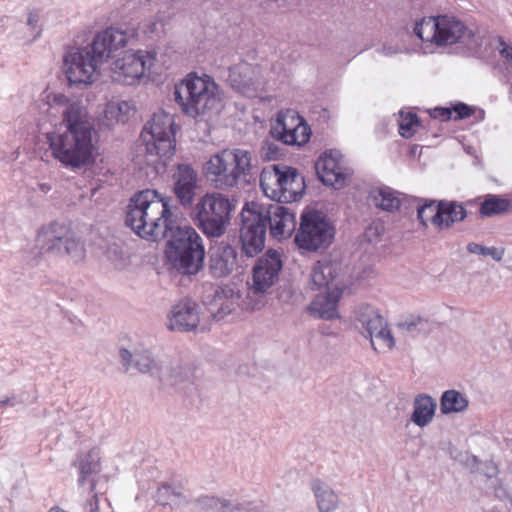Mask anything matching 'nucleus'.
<instances>
[{
  "label": "nucleus",
  "instance_id": "nucleus-42",
  "mask_svg": "<svg viewBox=\"0 0 512 512\" xmlns=\"http://www.w3.org/2000/svg\"><path fill=\"white\" fill-rule=\"evenodd\" d=\"M219 309L217 310L215 317L220 320L225 316L231 314L236 310L238 306V296L232 295L230 298H223L221 296L218 297Z\"/></svg>",
  "mask_w": 512,
  "mask_h": 512
},
{
  "label": "nucleus",
  "instance_id": "nucleus-2",
  "mask_svg": "<svg viewBox=\"0 0 512 512\" xmlns=\"http://www.w3.org/2000/svg\"><path fill=\"white\" fill-rule=\"evenodd\" d=\"M176 220L166 198L153 189L136 193L126 213V224L141 238L163 239Z\"/></svg>",
  "mask_w": 512,
  "mask_h": 512
},
{
  "label": "nucleus",
  "instance_id": "nucleus-36",
  "mask_svg": "<svg viewBox=\"0 0 512 512\" xmlns=\"http://www.w3.org/2000/svg\"><path fill=\"white\" fill-rule=\"evenodd\" d=\"M440 213L442 215V228H450L454 223L463 221L467 216L464 206L456 201H440Z\"/></svg>",
  "mask_w": 512,
  "mask_h": 512
},
{
  "label": "nucleus",
  "instance_id": "nucleus-44",
  "mask_svg": "<svg viewBox=\"0 0 512 512\" xmlns=\"http://www.w3.org/2000/svg\"><path fill=\"white\" fill-rule=\"evenodd\" d=\"M402 204L401 193L386 187V212L397 211Z\"/></svg>",
  "mask_w": 512,
  "mask_h": 512
},
{
  "label": "nucleus",
  "instance_id": "nucleus-32",
  "mask_svg": "<svg viewBox=\"0 0 512 512\" xmlns=\"http://www.w3.org/2000/svg\"><path fill=\"white\" fill-rule=\"evenodd\" d=\"M437 403L434 398L428 394H419L413 401V412L411 421L423 428L430 424L434 418Z\"/></svg>",
  "mask_w": 512,
  "mask_h": 512
},
{
  "label": "nucleus",
  "instance_id": "nucleus-9",
  "mask_svg": "<svg viewBox=\"0 0 512 512\" xmlns=\"http://www.w3.org/2000/svg\"><path fill=\"white\" fill-rule=\"evenodd\" d=\"M232 204L227 196L220 192L207 193L195 206V215L200 228L210 237L225 234L231 220Z\"/></svg>",
  "mask_w": 512,
  "mask_h": 512
},
{
  "label": "nucleus",
  "instance_id": "nucleus-34",
  "mask_svg": "<svg viewBox=\"0 0 512 512\" xmlns=\"http://www.w3.org/2000/svg\"><path fill=\"white\" fill-rule=\"evenodd\" d=\"M395 326L413 336L427 335L434 329V323L431 320L416 313L403 315L395 323Z\"/></svg>",
  "mask_w": 512,
  "mask_h": 512
},
{
  "label": "nucleus",
  "instance_id": "nucleus-38",
  "mask_svg": "<svg viewBox=\"0 0 512 512\" xmlns=\"http://www.w3.org/2000/svg\"><path fill=\"white\" fill-rule=\"evenodd\" d=\"M417 216L424 226H427V223L430 222L441 229L440 201L437 204L435 201H430L420 206L417 210Z\"/></svg>",
  "mask_w": 512,
  "mask_h": 512
},
{
  "label": "nucleus",
  "instance_id": "nucleus-7",
  "mask_svg": "<svg viewBox=\"0 0 512 512\" xmlns=\"http://www.w3.org/2000/svg\"><path fill=\"white\" fill-rule=\"evenodd\" d=\"M416 36L438 46L463 43L468 47L477 44L474 32L455 17L443 15L423 18L414 27Z\"/></svg>",
  "mask_w": 512,
  "mask_h": 512
},
{
  "label": "nucleus",
  "instance_id": "nucleus-8",
  "mask_svg": "<svg viewBox=\"0 0 512 512\" xmlns=\"http://www.w3.org/2000/svg\"><path fill=\"white\" fill-rule=\"evenodd\" d=\"M260 186L268 198L277 202L296 201L305 190L304 178L295 168L285 165L265 167Z\"/></svg>",
  "mask_w": 512,
  "mask_h": 512
},
{
  "label": "nucleus",
  "instance_id": "nucleus-16",
  "mask_svg": "<svg viewBox=\"0 0 512 512\" xmlns=\"http://www.w3.org/2000/svg\"><path fill=\"white\" fill-rule=\"evenodd\" d=\"M316 173L322 183L334 189H342L346 186L351 175L346 167L343 156L338 150L324 152L316 161Z\"/></svg>",
  "mask_w": 512,
  "mask_h": 512
},
{
  "label": "nucleus",
  "instance_id": "nucleus-14",
  "mask_svg": "<svg viewBox=\"0 0 512 512\" xmlns=\"http://www.w3.org/2000/svg\"><path fill=\"white\" fill-rule=\"evenodd\" d=\"M240 240L242 251L253 257L264 248L266 224L263 210L255 203L247 204L241 212Z\"/></svg>",
  "mask_w": 512,
  "mask_h": 512
},
{
  "label": "nucleus",
  "instance_id": "nucleus-30",
  "mask_svg": "<svg viewBox=\"0 0 512 512\" xmlns=\"http://www.w3.org/2000/svg\"><path fill=\"white\" fill-rule=\"evenodd\" d=\"M204 509L209 512H261V505L256 503H234L226 498L206 496L201 499Z\"/></svg>",
  "mask_w": 512,
  "mask_h": 512
},
{
  "label": "nucleus",
  "instance_id": "nucleus-20",
  "mask_svg": "<svg viewBox=\"0 0 512 512\" xmlns=\"http://www.w3.org/2000/svg\"><path fill=\"white\" fill-rule=\"evenodd\" d=\"M228 82L238 92L252 97L263 85L258 66L247 62H239L229 68Z\"/></svg>",
  "mask_w": 512,
  "mask_h": 512
},
{
  "label": "nucleus",
  "instance_id": "nucleus-52",
  "mask_svg": "<svg viewBox=\"0 0 512 512\" xmlns=\"http://www.w3.org/2000/svg\"><path fill=\"white\" fill-rule=\"evenodd\" d=\"M386 345L389 349L395 348L396 341L394 336L391 334V331L386 329Z\"/></svg>",
  "mask_w": 512,
  "mask_h": 512
},
{
  "label": "nucleus",
  "instance_id": "nucleus-39",
  "mask_svg": "<svg viewBox=\"0 0 512 512\" xmlns=\"http://www.w3.org/2000/svg\"><path fill=\"white\" fill-rule=\"evenodd\" d=\"M466 250L470 254L491 257L496 262H500L505 254L503 247H488L477 242H469L466 246Z\"/></svg>",
  "mask_w": 512,
  "mask_h": 512
},
{
  "label": "nucleus",
  "instance_id": "nucleus-26",
  "mask_svg": "<svg viewBox=\"0 0 512 512\" xmlns=\"http://www.w3.org/2000/svg\"><path fill=\"white\" fill-rule=\"evenodd\" d=\"M237 267V253L229 245L221 243L210 249L209 269L214 277H225Z\"/></svg>",
  "mask_w": 512,
  "mask_h": 512
},
{
  "label": "nucleus",
  "instance_id": "nucleus-45",
  "mask_svg": "<svg viewBox=\"0 0 512 512\" xmlns=\"http://www.w3.org/2000/svg\"><path fill=\"white\" fill-rule=\"evenodd\" d=\"M261 154L266 160H275L281 155V151L275 141L267 140L262 145Z\"/></svg>",
  "mask_w": 512,
  "mask_h": 512
},
{
  "label": "nucleus",
  "instance_id": "nucleus-53",
  "mask_svg": "<svg viewBox=\"0 0 512 512\" xmlns=\"http://www.w3.org/2000/svg\"><path fill=\"white\" fill-rule=\"evenodd\" d=\"M52 190V186L49 183H39L37 185V191L48 194Z\"/></svg>",
  "mask_w": 512,
  "mask_h": 512
},
{
  "label": "nucleus",
  "instance_id": "nucleus-19",
  "mask_svg": "<svg viewBox=\"0 0 512 512\" xmlns=\"http://www.w3.org/2000/svg\"><path fill=\"white\" fill-rule=\"evenodd\" d=\"M282 268V261L278 252L268 250L258 259L253 268L251 289L255 293H264L271 288L278 279Z\"/></svg>",
  "mask_w": 512,
  "mask_h": 512
},
{
  "label": "nucleus",
  "instance_id": "nucleus-3",
  "mask_svg": "<svg viewBox=\"0 0 512 512\" xmlns=\"http://www.w3.org/2000/svg\"><path fill=\"white\" fill-rule=\"evenodd\" d=\"M175 151L174 116L165 111L154 113L141 133L137 164L152 166L156 172L165 166Z\"/></svg>",
  "mask_w": 512,
  "mask_h": 512
},
{
  "label": "nucleus",
  "instance_id": "nucleus-35",
  "mask_svg": "<svg viewBox=\"0 0 512 512\" xmlns=\"http://www.w3.org/2000/svg\"><path fill=\"white\" fill-rule=\"evenodd\" d=\"M468 398L461 392L451 389L443 392L440 398V411L444 415L460 413L468 407Z\"/></svg>",
  "mask_w": 512,
  "mask_h": 512
},
{
  "label": "nucleus",
  "instance_id": "nucleus-15",
  "mask_svg": "<svg viewBox=\"0 0 512 512\" xmlns=\"http://www.w3.org/2000/svg\"><path fill=\"white\" fill-rule=\"evenodd\" d=\"M270 134L283 144L302 146L309 141L311 129L297 111L287 109L278 113Z\"/></svg>",
  "mask_w": 512,
  "mask_h": 512
},
{
  "label": "nucleus",
  "instance_id": "nucleus-48",
  "mask_svg": "<svg viewBox=\"0 0 512 512\" xmlns=\"http://www.w3.org/2000/svg\"><path fill=\"white\" fill-rule=\"evenodd\" d=\"M500 54L508 60H512V46H508L502 37H498Z\"/></svg>",
  "mask_w": 512,
  "mask_h": 512
},
{
  "label": "nucleus",
  "instance_id": "nucleus-43",
  "mask_svg": "<svg viewBox=\"0 0 512 512\" xmlns=\"http://www.w3.org/2000/svg\"><path fill=\"white\" fill-rule=\"evenodd\" d=\"M384 224L381 220L372 223L365 231L364 237L367 242L377 245L382 242Z\"/></svg>",
  "mask_w": 512,
  "mask_h": 512
},
{
  "label": "nucleus",
  "instance_id": "nucleus-10",
  "mask_svg": "<svg viewBox=\"0 0 512 512\" xmlns=\"http://www.w3.org/2000/svg\"><path fill=\"white\" fill-rule=\"evenodd\" d=\"M102 64L88 45L81 49H72L65 55L63 71L70 85L87 87L98 79Z\"/></svg>",
  "mask_w": 512,
  "mask_h": 512
},
{
  "label": "nucleus",
  "instance_id": "nucleus-6",
  "mask_svg": "<svg viewBox=\"0 0 512 512\" xmlns=\"http://www.w3.org/2000/svg\"><path fill=\"white\" fill-rule=\"evenodd\" d=\"M164 238L167 239V258L175 269L188 275L201 270L205 251L202 238L195 229L179 225L175 220Z\"/></svg>",
  "mask_w": 512,
  "mask_h": 512
},
{
  "label": "nucleus",
  "instance_id": "nucleus-23",
  "mask_svg": "<svg viewBox=\"0 0 512 512\" xmlns=\"http://www.w3.org/2000/svg\"><path fill=\"white\" fill-rule=\"evenodd\" d=\"M265 223L268 221L271 235L276 239H285L292 235L296 227L294 214L289 208L279 204L270 205L263 211Z\"/></svg>",
  "mask_w": 512,
  "mask_h": 512
},
{
  "label": "nucleus",
  "instance_id": "nucleus-56",
  "mask_svg": "<svg viewBox=\"0 0 512 512\" xmlns=\"http://www.w3.org/2000/svg\"><path fill=\"white\" fill-rule=\"evenodd\" d=\"M49 512H65V511H63L62 509H60L58 507H54V508L50 509Z\"/></svg>",
  "mask_w": 512,
  "mask_h": 512
},
{
  "label": "nucleus",
  "instance_id": "nucleus-27",
  "mask_svg": "<svg viewBox=\"0 0 512 512\" xmlns=\"http://www.w3.org/2000/svg\"><path fill=\"white\" fill-rule=\"evenodd\" d=\"M340 266L338 263L328 260L318 261L311 271L310 285L313 289L325 288V290H332L335 286H343L345 284L339 278Z\"/></svg>",
  "mask_w": 512,
  "mask_h": 512
},
{
  "label": "nucleus",
  "instance_id": "nucleus-12",
  "mask_svg": "<svg viewBox=\"0 0 512 512\" xmlns=\"http://www.w3.org/2000/svg\"><path fill=\"white\" fill-rule=\"evenodd\" d=\"M334 229L327 217L319 211H306L301 216L295 241L302 249L314 251L331 244Z\"/></svg>",
  "mask_w": 512,
  "mask_h": 512
},
{
  "label": "nucleus",
  "instance_id": "nucleus-11",
  "mask_svg": "<svg viewBox=\"0 0 512 512\" xmlns=\"http://www.w3.org/2000/svg\"><path fill=\"white\" fill-rule=\"evenodd\" d=\"M38 241L43 243L44 251L67 256L75 263L82 261L85 257L84 244L70 227L64 224L52 223L39 235Z\"/></svg>",
  "mask_w": 512,
  "mask_h": 512
},
{
  "label": "nucleus",
  "instance_id": "nucleus-54",
  "mask_svg": "<svg viewBox=\"0 0 512 512\" xmlns=\"http://www.w3.org/2000/svg\"><path fill=\"white\" fill-rule=\"evenodd\" d=\"M38 21H39L38 14L33 13V12L29 13L28 18H27V24L28 25L36 26Z\"/></svg>",
  "mask_w": 512,
  "mask_h": 512
},
{
  "label": "nucleus",
  "instance_id": "nucleus-47",
  "mask_svg": "<svg viewBox=\"0 0 512 512\" xmlns=\"http://www.w3.org/2000/svg\"><path fill=\"white\" fill-rule=\"evenodd\" d=\"M109 258L114 261L115 266L117 268H122L127 264V258L126 256L120 252V255L118 257L117 250L116 249H110L109 250Z\"/></svg>",
  "mask_w": 512,
  "mask_h": 512
},
{
  "label": "nucleus",
  "instance_id": "nucleus-21",
  "mask_svg": "<svg viewBox=\"0 0 512 512\" xmlns=\"http://www.w3.org/2000/svg\"><path fill=\"white\" fill-rule=\"evenodd\" d=\"M122 364L127 368L131 364L141 373L159 377L161 371L162 354L154 355L153 352L142 345L135 346L132 351L122 348L119 352Z\"/></svg>",
  "mask_w": 512,
  "mask_h": 512
},
{
  "label": "nucleus",
  "instance_id": "nucleus-37",
  "mask_svg": "<svg viewBox=\"0 0 512 512\" xmlns=\"http://www.w3.org/2000/svg\"><path fill=\"white\" fill-rule=\"evenodd\" d=\"M511 209L512 203L509 199L489 194L481 203L479 212L484 217H492L509 212Z\"/></svg>",
  "mask_w": 512,
  "mask_h": 512
},
{
  "label": "nucleus",
  "instance_id": "nucleus-18",
  "mask_svg": "<svg viewBox=\"0 0 512 512\" xmlns=\"http://www.w3.org/2000/svg\"><path fill=\"white\" fill-rule=\"evenodd\" d=\"M134 36L135 32L133 30L109 27L99 32L89 46L104 63L109 58L114 57L119 49L126 47Z\"/></svg>",
  "mask_w": 512,
  "mask_h": 512
},
{
  "label": "nucleus",
  "instance_id": "nucleus-25",
  "mask_svg": "<svg viewBox=\"0 0 512 512\" xmlns=\"http://www.w3.org/2000/svg\"><path fill=\"white\" fill-rule=\"evenodd\" d=\"M343 293V286H335L332 290H325L315 296L309 305L312 315L325 320L339 317L338 302Z\"/></svg>",
  "mask_w": 512,
  "mask_h": 512
},
{
  "label": "nucleus",
  "instance_id": "nucleus-33",
  "mask_svg": "<svg viewBox=\"0 0 512 512\" xmlns=\"http://www.w3.org/2000/svg\"><path fill=\"white\" fill-rule=\"evenodd\" d=\"M132 111L133 106L129 102L111 100L106 104L103 111L102 125L113 128L120 123H125Z\"/></svg>",
  "mask_w": 512,
  "mask_h": 512
},
{
  "label": "nucleus",
  "instance_id": "nucleus-24",
  "mask_svg": "<svg viewBox=\"0 0 512 512\" xmlns=\"http://www.w3.org/2000/svg\"><path fill=\"white\" fill-rule=\"evenodd\" d=\"M159 379L169 384H178L193 376V367L187 358L180 355L162 354Z\"/></svg>",
  "mask_w": 512,
  "mask_h": 512
},
{
  "label": "nucleus",
  "instance_id": "nucleus-50",
  "mask_svg": "<svg viewBox=\"0 0 512 512\" xmlns=\"http://www.w3.org/2000/svg\"><path fill=\"white\" fill-rule=\"evenodd\" d=\"M453 112L457 114L455 118H466L470 116L471 109L465 104H459L453 108Z\"/></svg>",
  "mask_w": 512,
  "mask_h": 512
},
{
  "label": "nucleus",
  "instance_id": "nucleus-46",
  "mask_svg": "<svg viewBox=\"0 0 512 512\" xmlns=\"http://www.w3.org/2000/svg\"><path fill=\"white\" fill-rule=\"evenodd\" d=\"M369 201L377 208L384 209V189L379 187L371 190Z\"/></svg>",
  "mask_w": 512,
  "mask_h": 512
},
{
  "label": "nucleus",
  "instance_id": "nucleus-51",
  "mask_svg": "<svg viewBox=\"0 0 512 512\" xmlns=\"http://www.w3.org/2000/svg\"><path fill=\"white\" fill-rule=\"evenodd\" d=\"M86 512H99V499L97 494H94L86 505Z\"/></svg>",
  "mask_w": 512,
  "mask_h": 512
},
{
  "label": "nucleus",
  "instance_id": "nucleus-31",
  "mask_svg": "<svg viewBox=\"0 0 512 512\" xmlns=\"http://www.w3.org/2000/svg\"><path fill=\"white\" fill-rule=\"evenodd\" d=\"M317 510L319 512H335L339 506V496L325 482L315 479L311 483Z\"/></svg>",
  "mask_w": 512,
  "mask_h": 512
},
{
  "label": "nucleus",
  "instance_id": "nucleus-55",
  "mask_svg": "<svg viewBox=\"0 0 512 512\" xmlns=\"http://www.w3.org/2000/svg\"><path fill=\"white\" fill-rule=\"evenodd\" d=\"M14 398L13 397H5L3 399H0V409L5 405H14Z\"/></svg>",
  "mask_w": 512,
  "mask_h": 512
},
{
  "label": "nucleus",
  "instance_id": "nucleus-17",
  "mask_svg": "<svg viewBox=\"0 0 512 512\" xmlns=\"http://www.w3.org/2000/svg\"><path fill=\"white\" fill-rule=\"evenodd\" d=\"M357 329L370 339L371 347L380 351L384 345V318L381 311L369 304H362L355 310Z\"/></svg>",
  "mask_w": 512,
  "mask_h": 512
},
{
  "label": "nucleus",
  "instance_id": "nucleus-28",
  "mask_svg": "<svg viewBox=\"0 0 512 512\" xmlns=\"http://www.w3.org/2000/svg\"><path fill=\"white\" fill-rule=\"evenodd\" d=\"M199 321L197 305L193 302L185 301L172 307L169 314L168 327L171 330L190 331L198 326Z\"/></svg>",
  "mask_w": 512,
  "mask_h": 512
},
{
  "label": "nucleus",
  "instance_id": "nucleus-49",
  "mask_svg": "<svg viewBox=\"0 0 512 512\" xmlns=\"http://www.w3.org/2000/svg\"><path fill=\"white\" fill-rule=\"evenodd\" d=\"M453 109L449 108H436L433 112V117L440 118L441 120L451 119Z\"/></svg>",
  "mask_w": 512,
  "mask_h": 512
},
{
  "label": "nucleus",
  "instance_id": "nucleus-29",
  "mask_svg": "<svg viewBox=\"0 0 512 512\" xmlns=\"http://www.w3.org/2000/svg\"><path fill=\"white\" fill-rule=\"evenodd\" d=\"M74 465L79 472V486H83L85 483L89 482L90 490L93 492L96 486L93 476L101 470L99 450L91 449L87 454L80 455Z\"/></svg>",
  "mask_w": 512,
  "mask_h": 512
},
{
  "label": "nucleus",
  "instance_id": "nucleus-4",
  "mask_svg": "<svg viewBox=\"0 0 512 512\" xmlns=\"http://www.w3.org/2000/svg\"><path fill=\"white\" fill-rule=\"evenodd\" d=\"M253 167L251 151L244 148H226L211 155L202 170L215 189L227 191L245 182Z\"/></svg>",
  "mask_w": 512,
  "mask_h": 512
},
{
  "label": "nucleus",
  "instance_id": "nucleus-57",
  "mask_svg": "<svg viewBox=\"0 0 512 512\" xmlns=\"http://www.w3.org/2000/svg\"><path fill=\"white\" fill-rule=\"evenodd\" d=\"M510 270H512V267H509Z\"/></svg>",
  "mask_w": 512,
  "mask_h": 512
},
{
  "label": "nucleus",
  "instance_id": "nucleus-41",
  "mask_svg": "<svg viewBox=\"0 0 512 512\" xmlns=\"http://www.w3.org/2000/svg\"><path fill=\"white\" fill-rule=\"evenodd\" d=\"M164 25V18L156 14L144 20L140 26V30L148 37L160 36L164 31Z\"/></svg>",
  "mask_w": 512,
  "mask_h": 512
},
{
  "label": "nucleus",
  "instance_id": "nucleus-13",
  "mask_svg": "<svg viewBox=\"0 0 512 512\" xmlns=\"http://www.w3.org/2000/svg\"><path fill=\"white\" fill-rule=\"evenodd\" d=\"M155 57L146 50H128L110 64L111 78L124 85L136 84L152 66Z\"/></svg>",
  "mask_w": 512,
  "mask_h": 512
},
{
  "label": "nucleus",
  "instance_id": "nucleus-22",
  "mask_svg": "<svg viewBox=\"0 0 512 512\" xmlns=\"http://www.w3.org/2000/svg\"><path fill=\"white\" fill-rule=\"evenodd\" d=\"M172 181L174 194L181 205L192 206L198 188L197 171L189 164H178L172 175Z\"/></svg>",
  "mask_w": 512,
  "mask_h": 512
},
{
  "label": "nucleus",
  "instance_id": "nucleus-1",
  "mask_svg": "<svg viewBox=\"0 0 512 512\" xmlns=\"http://www.w3.org/2000/svg\"><path fill=\"white\" fill-rule=\"evenodd\" d=\"M44 110L53 130L46 133L54 160L76 171L91 167L99 155L94 121L81 100L61 93L47 95Z\"/></svg>",
  "mask_w": 512,
  "mask_h": 512
},
{
  "label": "nucleus",
  "instance_id": "nucleus-40",
  "mask_svg": "<svg viewBox=\"0 0 512 512\" xmlns=\"http://www.w3.org/2000/svg\"><path fill=\"white\" fill-rule=\"evenodd\" d=\"M420 126V120L415 113L412 112H400L399 119V133L404 138L412 137L418 127Z\"/></svg>",
  "mask_w": 512,
  "mask_h": 512
},
{
  "label": "nucleus",
  "instance_id": "nucleus-5",
  "mask_svg": "<svg viewBox=\"0 0 512 512\" xmlns=\"http://www.w3.org/2000/svg\"><path fill=\"white\" fill-rule=\"evenodd\" d=\"M174 96L182 111L193 118L216 112L221 104L220 88L208 75L189 74L175 86Z\"/></svg>",
  "mask_w": 512,
  "mask_h": 512
}]
</instances>
